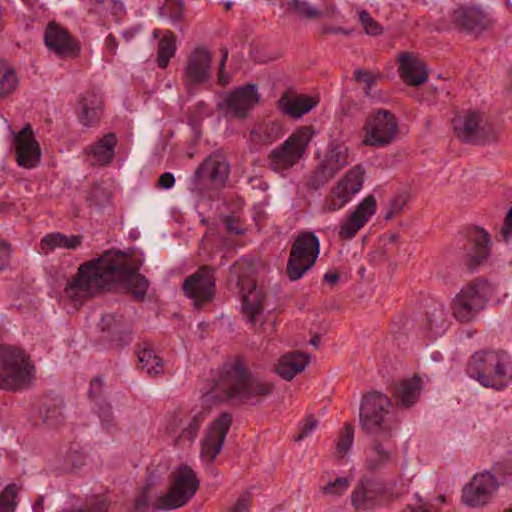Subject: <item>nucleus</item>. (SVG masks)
<instances>
[{
  "instance_id": "obj_1",
  "label": "nucleus",
  "mask_w": 512,
  "mask_h": 512,
  "mask_svg": "<svg viewBox=\"0 0 512 512\" xmlns=\"http://www.w3.org/2000/svg\"><path fill=\"white\" fill-rule=\"evenodd\" d=\"M142 260L117 249L105 251L99 258L80 265L77 273L64 288L65 295L75 302H83L96 291L106 289L118 281L136 300L146 296L149 282L139 274Z\"/></svg>"
},
{
  "instance_id": "obj_2",
  "label": "nucleus",
  "mask_w": 512,
  "mask_h": 512,
  "mask_svg": "<svg viewBox=\"0 0 512 512\" xmlns=\"http://www.w3.org/2000/svg\"><path fill=\"white\" fill-rule=\"evenodd\" d=\"M216 389L222 400L232 404L257 405L275 390L274 383L254 376L242 355L227 359L221 368Z\"/></svg>"
},
{
  "instance_id": "obj_3",
  "label": "nucleus",
  "mask_w": 512,
  "mask_h": 512,
  "mask_svg": "<svg viewBox=\"0 0 512 512\" xmlns=\"http://www.w3.org/2000/svg\"><path fill=\"white\" fill-rule=\"evenodd\" d=\"M467 373L484 387L502 390L512 379V366L506 352L479 351L470 358Z\"/></svg>"
},
{
  "instance_id": "obj_4",
  "label": "nucleus",
  "mask_w": 512,
  "mask_h": 512,
  "mask_svg": "<svg viewBox=\"0 0 512 512\" xmlns=\"http://www.w3.org/2000/svg\"><path fill=\"white\" fill-rule=\"evenodd\" d=\"M391 399L379 391L363 395L359 411V424L368 434L381 433L382 437H394L399 421L390 417Z\"/></svg>"
},
{
  "instance_id": "obj_5",
  "label": "nucleus",
  "mask_w": 512,
  "mask_h": 512,
  "mask_svg": "<svg viewBox=\"0 0 512 512\" xmlns=\"http://www.w3.org/2000/svg\"><path fill=\"white\" fill-rule=\"evenodd\" d=\"M34 366L26 353L15 347H0V389L18 391L33 380Z\"/></svg>"
},
{
  "instance_id": "obj_6",
  "label": "nucleus",
  "mask_w": 512,
  "mask_h": 512,
  "mask_svg": "<svg viewBox=\"0 0 512 512\" xmlns=\"http://www.w3.org/2000/svg\"><path fill=\"white\" fill-rule=\"evenodd\" d=\"M312 139L310 127L304 126L292 133L268 155V167L275 172L291 169L304 156Z\"/></svg>"
},
{
  "instance_id": "obj_7",
  "label": "nucleus",
  "mask_w": 512,
  "mask_h": 512,
  "mask_svg": "<svg viewBox=\"0 0 512 512\" xmlns=\"http://www.w3.org/2000/svg\"><path fill=\"white\" fill-rule=\"evenodd\" d=\"M199 488V480L192 468L181 465L173 476L172 485L165 495L158 497L155 510H172L186 505Z\"/></svg>"
},
{
  "instance_id": "obj_8",
  "label": "nucleus",
  "mask_w": 512,
  "mask_h": 512,
  "mask_svg": "<svg viewBox=\"0 0 512 512\" xmlns=\"http://www.w3.org/2000/svg\"><path fill=\"white\" fill-rule=\"evenodd\" d=\"M320 242L313 232H302L294 240L287 263V275L291 281L299 280L317 261Z\"/></svg>"
},
{
  "instance_id": "obj_9",
  "label": "nucleus",
  "mask_w": 512,
  "mask_h": 512,
  "mask_svg": "<svg viewBox=\"0 0 512 512\" xmlns=\"http://www.w3.org/2000/svg\"><path fill=\"white\" fill-rule=\"evenodd\" d=\"M385 485L373 478L362 477L351 493V505L357 512L371 511L398 499Z\"/></svg>"
},
{
  "instance_id": "obj_10",
  "label": "nucleus",
  "mask_w": 512,
  "mask_h": 512,
  "mask_svg": "<svg viewBox=\"0 0 512 512\" xmlns=\"http://www.w3.org/2000/svg\"><path fill=\"white\" fill-rule=\"evenodd\" d=\"M363 144L374 147L389 145L398 132V123L393 113L378 109L371 111L363 126Z\"/></svg>"
},
{
  "instance_id": "obj_11",
  "label": "nucleus",
  "mask_w": 512,
  "mask_h": 512,
  "mask_svg": "<svg viewBox=\"0 0 512 512\" xmlns=\"http://www.w3.org/2000/svg\"><path fill=\"white\" fill-rule=\"evenodd\" d=\"M485 284L475 280L465 285L452 301L454 317L460 322H469L475 318L486 304Z\"/></svg>"
},
{
  "instance_id": "obj_12",
  "label": "nucleus",
  "mask_w": 512,
  "mask_h": 512,
  "mask_svg": "<svg viewBox=\"0 0 512 512\" xmlns=\"http://www.w3.org/2000/svg\"><path fill=\"white\" fill-rule=\"evenodd\" d=\"M211 65L212 55L204 47H197L188 55L182 80L190 94H194L200 86L210 80Z\"/></svg>"
},
{
  "instance_id": "obj_13",
  "label": "nucleus",
  "mask_w": 512,
  "mask_h": 512,
  "mask_svg": "<svg viewBox=\"0 0 512 512\" xmlns=\"http://www.w3.org/2000/svg\"><path fill=\"white\" fill-rule=\"evenodd\" d=\"M363 176L364 171L359 166L349 170L326 197L323 205L324 211L334 212L343 208L361 190L364 182Z\"/></svg>"
},
{
  "instance_id": "obj_14",
  "label": "nucleus",
  "mask_w": 512,
  "mask_h": 512,
  "mask_svg": "<svg viewBox=\"0 0 512 512\" xmlns=\"http://www.w3.org/2000/svg\"><path fill=\"white\" fill-rule=\"evenodd\" d=\"M259 99L256 85L246 84L227 93L219 108L226 117L246 119Z\"/></svg>"
},
{
  "instance_id": "obj_15",
  "label": "nucleus",
  "mask_w": 512,
  "mask_h": 512,
  "mask_svg": "<svg viewBox=\"0 0 512 512\" xmlns=\"http://www.w3.org/2000/svg\"><path fill=\"white\" fill-rule=\"evenodd\" d=\"M500 483L489 471L476 474L462 491V502L469 507L486 506L496 494Z\"/></svg>"
},
{
  "instance_id": "obj_16",
  "label": "nucleus",
  "mask_w": 512,
  "mask_h": 512,
  "mask_svg": "<svg viewBox=\"0 0 512 512\" xmlns=\"http://www.w3.org/2000/svg\"><path fill=\"white\" fill-rule=\"evenodd\" d=\"M230 171L229 164L220 155H210L196 169L194 185L198 190L219 187L224 184Z\"/></svg>"
},
{
  "instance_id": "obj_17",
  "label": "nucleus",
  "mask_w": 512,
  "mask_h": 512,
  "mask_svg": "<svg viewBox=\"0 0 512 512\" xmlns=\"http://www.w3.org/2000/svg\"><path fill=\"white\" fill-rule=\"evenodd\" d=\"M215 269L203 265L194 274L184 280L183 290L187 297L203 304L212 299L215 293Z\"/></svg>"
},
{
  "instance_id": "obj_18",
  "label": "nucleus",
  "mask_w": 512,
  "mask_h": 512,
  "mask_svg": "<svg viewBox=\"0 0 512 512\" xmlns=\"http://www.w3.org/2000/svg\"><path fill=\"white\" fill-rule=\"evenodd\" d=\"M232 424V416L222 413L209 426L204 438L201 440V457L213 462L222 450L225 438Z\"/></svg>"
},
{
  "instance_id": "obj_19",
  "label": "nucleus",
  "mask_w": 512,
  "mask_h": 512,
  "mask_svg": "<svg viewBox=\"0 0 512 512\" xmlns=\"http://www.w3.org/2000/svg\"><path fill=\"white\" fill-rule=\"evenodd\" d=\"M451 24L458 30L479 34L487 30L492 19L488 13L477 6L462 5L450 14Z\"/></svg>"
},
{
  "instance_id": "obj_20",
  "label": "nucleus",
  "mask_w": 512,
  "mask_h": 512,
  "mask_svg": "<svg viewBox=\"0 0 512 512\" xmlns=\"http://www.w3.org/2000/svg\"><path fill=\"white\" fill-rule=\"evenodd\" d=\"M483 114L477 111H467L463 115L453 118V126L456 137L465 143L485 144L487 135L481 126Z\"/></svg>"
},
{
  "instance_id": "obj_21",
  "label": "nucleus",
  "mask_w": 512,
  "mask_h": 512,
  "mask_svg": "<svg viewBox=\"0 0 512 512\" xmlns=\"http://www.w3.org/2000/svg\"><path fill=\"white\" fill-rule=\"evenodd\" d=\"M16 161L24 168H34L40 162L41 149L30 124H26L14 136Z\"/></svg>"
},
{
  "instance_id": "obj_22",
  "label": "nucleus",
  "mask_w": 512,
  "mask_h": 512,
  "mask_svg": "<svg viewBox=\"0 0 512 512\" xmlns=\"http://www.w3.org/2000/svg\"><path fill=\"white\" fill-rule=\"evenodd\" d=\"M468 253L465 265L470 271L487 262L490 256V236L481 227H471L467 230Z\"/></svg>"
},
{
  "instance_id": "obj_23",
  "label": "nucleus",
  "mask_w": 512,
  "mask_h": 512,
  "mask_svg": "<svg viewBox=\"0 0 512 512\" xmlns=\"http://www.w3.org/2000/svg\"><path fill=\"white\" fill-rule=\"evenodd\" d=\"M44 42L47 48L59 57L75 56L79 46L75 39L63 26L50 22L44 32Z\"/></svg>"
},
{
  "instance_id": "obj_24",
  "label": "nucleus",
  "mask_w": 512,
  "mask_h": 512,
  "mask_svg": "<svg viewBox=\"0 0 512 512\" xmlns=\"http://www.w3.org/2000/svg\"><path fill=\"white\" fill-rule=\"evenodd\" d=\"M376 200L368 195L360 202L349 217L341 224L339 236L342 239H352L375 213Z\"/></svg>"
},
{
  "instance_id": "obj_25",
  "label": "nucleus",
  "mask_w": 512,
  "mask_h": 512,
  "mask_svg": "<svg viewBox=\"0 0 512 512\" xmlns=\"http://www.w3.org/2000/svg\"><path fill=\"white\" fill-rule=\"evenodd\" d=\"M207 415L208 410L206 409L196 412L184 427L182 417L179 414L174 415L167 428L168 432L174 436V445L180 446L185 442L192 443Z\"/></svg>"
},
{
  "instance_id": "obj_26",
  "label": "nucleus",
  "mask_w": 512,
  "mask_h": 512,
  "mask_svg": "<svg viewBox=\"0 0 512 512\" xmlns=\"http://www.w3.org/2000/svg\"><path fill=\"white\" fill-rule=\"evenodd\" d=\"M399 75L410 86H419L428 80L425 64L414 54L402 52L398 56Z\"/></svg>"
},
{
  "instance_id": "obj_27",
  "label": "nucleus",
  "mask_w": 512,
  "mask_h": 512,
  "mask_svg": "<svg viewBox=\"0 0 512 512\" xmlns=\"http://www.w3.org/2000/svg\"><path fill=\"white\" fill-rule=\"evenodd\" d=\"M99 327L102 338L111 341L115 346H123L131 341L129 326L122 315H103Z\"/></svg>"
},
{
  "instance_id": "obj_28",
  "label": "nucleus",
  "mask_w": 512,
  "mask_h": 512,
  "mask_svg": "<svg viewBox=\"0 0 512 512\" xmlns=\"http://www.w3.org/2000/svg\"><path fill=\"white\" fill-rule=\"evenodd\" d=\"M374 440L371 451L366 459V467L370 471H375L391 463L396 456V450L392 443L393 437H382L381 433H373Z\"/></svg>"
},
{
  "instance_id": "obj_29",
  "label": "nucleus",
  "mask_w": 512,
  "mask_h": 512,
  "mask_svg": "<svg viewBox=\"0 0 512 512\" xmlns=\"http://www.w3.org/2000/svg\"><path fill=\"white\" fill-rule=\"evenodd\" d=\"M317 102L308 95H297L292 90H286L278 100L279 109L292 118H301L311 111Z\"/></svg>"
},
{
  "instance_id": "obj_30",
  "label": "nucleus",
  "mask_w": 512,
  "mask_h": 512,
  "mask_svg": "<svg viewBox=\"0 0 512 512\" xmlns=\"http://www.w3.org/2000/svg\"><path fill=\"white\" fill-rule=\"evenodd\" d=\"M422 389L423 381L417 375L400 381L394 385L392 391L395 404L397 406L410 408L418 401Z\"/></svg>"
},
{
  "instance_id": "obj_31",
  "label": "nucleus",
  "mask_w": 512,
  "mask_h": 512,
  "mask_svg": "<svg viewBox=\"0 0 512 512\" xmlns=\"http://www.w3.org/2000/svg\"><path fill=\"white\" fill-rule=\"evenodd\" d=\"M79 108L80 122L85 126H93L103 114L102 97L94 91H87L79 98Z\"/></svg>"
},
{
  "instance_id": "obj_32",
  "label": "nucleus",
  "mask_w": 512,
  "mask_h": 512,
  "mask_svg": "<svg viewBox=\"0 0 512 512\" xmlns=\"http://www.w3.org/2000/svg\"><path fill=\"white\" fill-rule=\"evenodd\" d=\"M310 362V356L299 351L284 354L278 361L276 373L283 379L290 381L302 372Z\"/></svg>"
},
{
  "instance_id": "obj_33",
  "label": "nucleus",
  "mask_w": 512,
  "mask_h": 512,
  "mask_svg": "<svg viewBox=\"0 0 512 512\" xmlns=\"http://www.w3.org/2000/svg\"><path fill=\"white\" fill-rule=\"evenodd\" d=\"M82 235L67 236L60 232L49 233L40 241V248L46 254L56 248L74 250L81 245Z\"/></svg>"
},
{
  "instance_id": "obj_34",
  "label": "nucleus",
  "mask_w": 512,
  "mask_h": 512,
  "mask_svg": "<svg viewBox=\"0 0 512 512\" xmlns=\"http://www.w3.org/2000/svg\"><path fill=\"white\" fill-rule=\"evenodd\" d=\"M118 139L115 133H107L91 146V154L95 163L100 166L109 164L115 156Z\"/></svg>"
},
{
  "instance_id": "obj_35",
  "label": "nucleus",
  "mask_w": 512,
  "mask_h": 512,
  "mask_svg": "<svg viewBox=\"0 0 512 512\" xmlns=\"http://www.w3.org/2000/svg\"><path fill=\"white\" fill-rule=\"evenodd\" d=\"M64 402L60 398L46 399L39 408L38 416L47 427H56L64 421Z\"/></svg>"
},
{
  "instance_id": "obj_36",
  "label": "nucleus",
  "mask_w": 512,
  "mask_h": 512,
  "mask_svg": "<svg viewBox=\"0 0 512 512\" xmlns=\"http://www.w3.org/2000/svg\"><path fill=\"white\" fill-rule=\"evenodd\" d=\"M265 299L266 295L264 291L255 284H253V287L243 296L244 314L249 317L251 323L255 324L257 317L262 314Z\"/></svg>"
},
{
  "instance_id": "obj_37",
  "label": "nucleus",
  "mask_w": 512,
  "mask_h": 512,
  "mask_svg": "<svg viewBox=\"0 0 512 512\" xmlns=\"http://www.w3.org/2000/svg\"><path fill=\"white\" fill-rule=\"evenodd\" d=\"M282 135V127L277 122L264 123L250 132V141L256 145H268Z\"/></svg>"
},
{
  "instance_id": "obj_38",
  "label": "nucleus",
  "mask_w": 512,
  "mask_h": 512,
  "mask_svg": "<svg viewBox=\"0 0 512 512\" xmlns=\"http://www.w3.org/2000/svg\"><path fill=\"white\" fill-rule=\"evenodd\" d=\"M176 53V36L175 34L167 30L163 37L158 43L157 50V64L161 69H165L170 59L174 57Z\"/></svg>"
},
{
  "instance_id": "obj_39",
  "label": "nucleus",
  "mask_w": 512,
  "mask_h": 512,
  "mask_svg": "<svg viewBox=\"0 0 512 512\" xmlns=\"http://www.w3.org/2000/svg\"><path fill=\"white\" fill-rule=\"evenodd\" d=\"M140 368L151 376L164 372L163 360L152 349L144 348L138 352Z\"/></svg>"
},
{
  "instance_id": "obj_40",
  "label": "nucleus",
  "mask_w": 512,
  "mask_h": 512,
  "mask_svg": "<svg viewBox=\"0 0 512 512\" xmlns=\"http://www.w3.org/2000/svg\"><path fill=\"white\" fill-rule=\"evenodd\" d=\"M19 79L12 67L0 59V99L11 95L18 87Z\"/></svg>"
},
{
  "instance_id": "obj_41",
  "label": "nucleus",
  "mask_w": 512,
  "mask_h": 512,
  "mask_svg": "<svg viewBox=\"0 0 512 512\" xmlns=\"http://www.w3.org/2000/svg\"><path fill=\"white\" fill-rule=\"evenodd\" d=\"M325 157L340 170L350 163L349 148L344 144H336L332 146Z\"/></svg>"
},
{
  "instance_id": "obj_42",
  "label": "nucleus",
  "mask_w": 512,
  "mask_h": 512,
  "mask_svg": "<svg viewBox=\"0 0 512 512\" xmlns=\"http://www.w3.org/2000/svg\"><path fill=\"white\" fill-rule=\"evenodd\" d=\"M19 488L16 484H8L0 493V512H15L18 505L16 499Z\"/></svg>"
},
{
  "instance_id": "obj_43",
  "label": "nucleus",
  "mask_w": 512,
  "mask_h": 512,
  "mask_svg": "<svg viewBox=\"0 0 512 512\" xmlns=\"http://www.w3.org/2000/svg\"><path fill=\"white\" fill-rule=\"evenodd\" d=\"M289 10H292L301 17L307 19L318 18L321 12L312 7L308 2L302 0H289L286 3Z\"/></svg>"
},
{
  "instance_id": "obj_44",
  "label": "nucleus",
  "mask_w": 512,
  "mask_h": 512,
  "mask_svg": "<svg viewBox=\"0 0 512 512\" xmlns=\"http://www.w3.org/2000/svg\"><path fill=\"white\" fill-rule=\"evenodd\" d=\"M349 486L350 480L347 477H337L334 481H330L322 486L321 492L324 495L340 497L347 491Z\"/></svg>"
},
{
  "instance_id": "obj_45",
  "label": "nucleus",
  "mask_w": 512,
  "mask_h": 512,
  "mask_svg": "<svg viewBox=\"0 0 512 512\" xmlns=\"http://www.w3.org/2000/svg\"><path fill=\"white\" fill-rule=\"evenodd\" d=\"M97 413L102 426L109 432L116 428L115 418L112 412V406L108 402H102L97 405Z\"/></svg>"
},
{
  "instance_id": "obj_46",
  "label": "nucleus",
  "mask_w": 512,
  "mask_h": 512,
  "mask_svg": "<svg viewBox=\"0 0 512 512\" xmlns=\"http://www.w3.org/2000/svg\"><path fill=\"white\" fill-rule=\"evenodd\" d=\"M380 77V74H373L366 69H357L354 71V80L365 84L364 91L367 96L371 94L372 88Z\"/></svg>"
},
{
  "instance_id": "obj_47",
  "label": "nucleus",
  "mask_w": 512,
  "mask_h": 512,
  "mask_svg": "<svg viewBox=\"0 0 512 512\" xmlns=\"http://www.w3.org/2000/svg\"><path fill=\"white\" fill-rule=\"evenodd\" d=\"M332 178L319 165L311 173L307 180V188L310 190H318L326 185Z\"/></svg>"
},
{
  "instance_id": "obj_48",
  "label": "nucleus",
  "mask_w": 512,
  "mask_h": 512,
  "mask_svg": "<svg viewBox=\"0 0 512 512\" xmlns=\"http://www.w3.org/2000/svg\"><path fill=\"white\" fill-rule=\"evenodd\" d=\"M332 178L319 165L311 173L307 180V188L310 190H318L326 185Z\"/></svg>"
},
{
  "instance_id": "obj_49",
  "label": "nucleus",
  "mask_w": 512,
  "mask_h": 512,
  "mask_svg": "<svg viewBox=\"0 0 512 512\" xmlns=\"http://www.w3.org/2000/svg\"><path fill=\"white\" fill-rule=\"evenodd\" d=\"M354 440V426L351 423H346L340 433L337 443V450L340 454H345L350 449Z\"/></svg>"
},
{
  "instance_id": "obj_50",
  "label": "nucleus",
  "mask_w": 512,
  "mask_h": 512,
  "mask_svg": "<svg viewBox=\"0 0 512 512\" xmlns=\"http://www.w3.org/2000/svg\"><path fill=\"white\" fill-rule=\"evenodd\" d=\"M427 325L429 329L441 328L445 323V312L442 305H434L426 312Z\"/></svg>"
},
{
  "instance_id": "obj_51",
  "label": "nucleus",
  "mask_w": 512,
  "mask_h": 512,
  "mask_svg": "<svg viewBox=\"0 0 512 512\" xmlns=\"http://www.w3.org/2000/svg\"><path fill=\"white\" fill-rule=\"evenodd\" d=\"M408 202V195L406 193H400L394 196L389 203L388 211L385 215L386 220H390L394 218L395 216L399 215L402 211L405 205Z\"/></svg>"
},
{
  "instance_id": "obj_52",
  "label": "nucleus",
  "mask_w": 512,
  "mask_h": 512,
  "mask_svg": "<svg viewBox=\"0 0 512 512\" xmlns=\"http://www.w3.org/2000/svg\"><path fill=\"white\" fill-rule=\"evenodd\" d=\"M359 20L363 25L365 32L370 36H377L382 33V27L376 22L367 11L359 14Z\"/></svg>"
},
{
  "instance_id": "obj_53",
  "label": "nucleus",
  "mask_w": 512,
  "mask_h": 512,
  "mask_svg": "<svg viewBox=\"0 0 512 512\" xmlns=\"http://www.w3.org/2000/svg\"><path fill=\"white\" fill-rule=\"evenodd\" d=\"M110 199V193L101 186H94L89 194L88 200L96 205L101 206L106 204Z\"/></svg>"
},
{
  "instance_id": "obj_54",
  "label": "nucleus",
  "mask_w": 512,
  "mask_h": 512,
  "mask_svg": "<svg viewBox=\"0 0 512 512\" xmlns=\"http://www.w3.org/2000/svg\"><path fill=\"white\" fill-rule=\"evenodd\" d=\"M163 9L168 12L172 21H178L182 17L183 2L182 0H166Z\"/></svg>"
},
{
  "instance_id": "obj_55",
  "label": "nucleus",
  "mask_w": 512,
  "mask_h": 512,
  "mask_svg": "<svg viewBox=\"0 0 512 512\" xmlns=\"http://www.w3.org/2000/svg\"><path fill=\"white\" fill-rule=\"evenodd\" d=\"M103 381L100 378H93L90 382L89 398L95 402L96 406L99 403L107 402L102 397Z\"/></svg>"
},
{
  "instance_id": "obj_56",
  "label": "nucleus",
  "mask_w": 512,
  "mask_h": 512,
  "mask_svg": "<svg viewBox=\"0 0 512 512\" xmlns=\"http://www.w3.org/2000/svg\"><path fill=\"white\" fill-rule=\"evenodd\" d=\"M150 490L149 486H145L141 492V494L136 498L134 504V512H147L150 508V501L148 492Z\"/></svg>"
},
{
  "instance_id": "obj_57",
  "label": "nucleus",
  "mask_w": 512,
  "mask_h": 512,
  "mask_svg": "<svg viewBox=\"0 0 512 512\" xmlns=\"http://www.w3.org/2000/svg\"><path fill=\"white\" fill-rule=\"evenodd\" d=\"M251 495L245 492L228 512H247L250 508Z\"/></svg>"
},
{
  "instance_id": "obj_58",
  "label": "nucleus",
  "mask_w": 512,
  "mask_h": 512,
  "mask_svg": "<svg viewBox=\"0 0 512 512\" xmlns=\"http://www.w3.org/2000/svg\"><path fill=\"white\" fill-rule=\"evenodd\" d=\"M317 425V419H315L313 416L307 417L305 423L301 427L300 434L295 438V440L300 441L304 437H307L314 429H316Z\"/></svg>"
},
{
  "instance_id": "obj_59",
  "label": "nucleus",
  "mask_w": 512,
  "mask_h": 512,
  "mask_svg": "<svg viewBox=\"0 0 512 512\" xmlns=\"http://www.w3.org/2000/svg\"><path fill=\"white\" fill-rule=\"evenodd\" d=\"M501 235L505 242H508L512 236V207L504 219V223L501 228Z\"/></svg>"
},
{
  "instance_id": "obj_60",
  "label": "nucleus",
  "mask_w": 512,
  "mask_h": 512,
  "mask_svg": "<svg viewBox=\"0 0 512 512\" xmlns=\"http://www.w3.org/2000/svg\"><path fill=\"white\" fill-rule=\"evenodd\" d=\"M225 226H226V229L232 233V234H235V235H240L243 233V228L241 226V223L240 221L235 218V217H232V216H228L225 220Z\"/></svg>"
},
{
  "instance_id": "obj_61",
  "label": "nucleus",
  "mask_w": 512,
  "mask_h": 512,
  "mask_svg": "<svg viewBox=\"0 0 512 512\" xmlns=\"http://www.w3.org/2000/svg\"><path fill=\"white\" fill-rule=\"evenodd\" d=\"M221 54H222V58H221L220 63H219L218 82L222 86H225L229 82V79L225 78V76L223 74V71H224V68H225V64H226V61H227V58H228V50H227V48H221Z\"/></svg>"
},
{
  "instance_id": "obj_62",
  "label": "nucleus",
  "mask_w": 512,
  "mask_h": 512,
  "mask_svg": "<svg viewBox=\"0 0 512 512\" xmlns=\"http://www.w3.org/2000/svg\"><path fill=\"white\" fill-rule=\"evenodd\" d=\"M175 184V177L170 172H165L160 175L158 179V186L163 189L172 188Z\"/></svg>"
},
{
  "instance_id": "obj_63",
  "label": "nucleus",
  "mask_w": 512,
  "mask_h": 512,
  "mask_svg": "<svg viewBox=\"0 0 512 512\" xmlns=\"http://www.w3.org/2000/svg\"><path fill=\"white\" fill-rule=\"evenodd\" d=\"M319 166L323 168V170L330 176L332 179L336 176V174L340 171L331 161H329L326 157L319 163Z\"/></svg>"
},
{
  "instance_id": "obj_64",
  "label": "nucleus",
  "mask_w": 512,
  "mask_h": 512,
  "mask_svg": "<svg viewBox=\"0 0 512 512\" xmlns=\"http://www.w3.org/2000/svg\"><path fill=\"white\" fill-rule=\"evenodd\" d=\"M319 166L323 168V170L330 176L332 179L336 176V174L340 171L331 161H329L326 157L319 163Z\"/></svg>"
}]
</instances>
